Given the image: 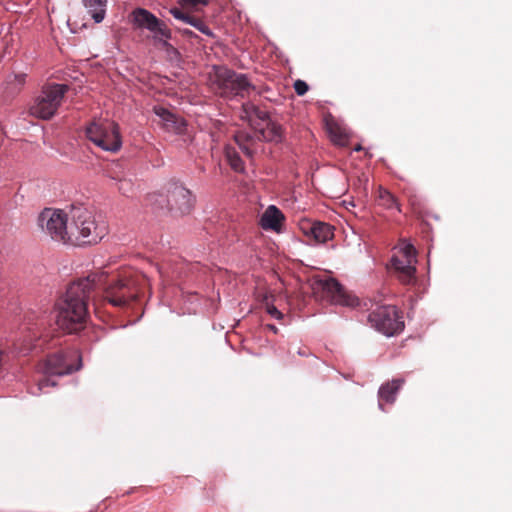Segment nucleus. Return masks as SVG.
<instances>
[{
  "instance_id": "nucleus-21",
  "label": "nucleus",
  "mask_w": 512,
  "mask_h": 512,
  "mask_svg": "<svg viewBox=\"0 0 512 512\" xmlns=\"http://www.w3.org/2000/svg\"><path fill=\"white\" fill-rule=\"evenodd\" d=\"M376 202L379 206L387 210L396 208L399 212H401L397 198L389 190L382 186H379L377 189Z\"/></svg>"
},
{
  "instance_id": "nucleus-5",
  "label": "nucleus",
  "mask_w": 512,
  "mask_h": 512,
  "mask_svg": "<svg viewBox=\"0 0 512 512\" xmlns=\"http://www.w3.org/2000/svg\"><path fill=\"white\" fill-rule=\"evenodd\" d=\"M67 91L68 86L65 84L45 85L31 104L30 115L42 120L51 119L57 113Z\"/></svg>"
},
{
  "instance_id": "nucleus-13",
  "label": "nucleus",
  "mask_w": 512,
  "mask_h": 512,
  "mask_svg": "<svg viewBox=\"0 0 512 512\" xmlns=\"http://www.w3.org/2000/svg\"><path fill=\"white\" fill-rule=\"evenodd\" d=\"M314 289L321 290L323 296L335 304L354 306L357 302V299L348 295L343 287L333 278L317 280Z\"/></svg>"
},
{
  "instance_id": "nucleus-4",
  "label": "nucleus",
  "mask_w": 512,
  "mask_h": 512,
  "mask_svg": "<svg viewBox=\"0 0 512 512\" xmlns=\"http://www.w3.org/2000/svg\"><path fill=\"white\" fill-rule=\"evenodd\" d=\"M212 88L217 95L223 98L244 97L251 89H254L245 74L237 73L226 67L215 68Z\"/></svg>"
},
{
  "instance_id": "nucleus-33",
  "label": "nucleus",
  "mask_w": 512,
  "mask_h": 512,
  "mask_svg": "<svg viewBox=\"0 0 512 512\" xmlns=\"http://www.w3.org/2000/svg\"><path fill=\"white\" fill-rule=\"evenodd\" d=\"M297 354L302 357H307L311 354V352L307 347H299L297 350Z\"/></svg>"
},
{
  "instance_id": "nucleus-15",
  "label": "nucleus",
  "mask_w": 512,
  "mask_h": 512,
  "mask_svg": "<svg viewBox=\"0 0 512 512\" xmlns=\"http://www.w3.org/2000/svg\"><path fill=\"white\" fill-rule=\"evenodd\" d=\"M304 233L313 237L317 243H325L333 237V228L324 222H307L302 226Z\"/></svg>"
},
{
  "instance_id": "nucleus-30",
  "label": "nucleus",
  "mask_w": 512,
  "mask_h": 512,
  "mask_svg": "<svg viewBox=\"0 0 512 512\" xmlns=\"http://www.w3.org/2000/svg\"><path fill=\"white\" fill-rule=\"evenodd\" d=\"M170 13L173 15L174 18L178 19V20H181L185 23L188 22L191 14L187 11V12H184L182 11L181 9L179 8H171L170 9Z\"/></svg>"
},
{
  "instance_id": "nucleus-17",
  "label": "nucleus",
  "mask_w": 512,
  "mask_h": 512,
  "mask_svg": "<svg viewBox=\"0 0 512 512\" xmlns=\"http://www.w3.org/2000/svg\"><path fill=\"white\" fill-rule=\"evenodd\" d=\"M235 142L241 151L249 158H252L259 148L258 134L252 135L245 131H239L234 136Z\"/></svg>"
},
{
  "instance_id": "nucleus-2",
  "label": "nucleus",
  "mask_w": 512,
  "mask_h": 512,
  "mask_svg": "<svg viewBox=\"0 0 512 512\" xmlns=\"http://www.w3.org/2000/svg\"><path fill=\"white\" fill-rule=\"evenodd\" d=\"M95 274L104 276L103 282L96 288V296L102 290L103 301L115 307L129 306L149 287L147 277L132 268L123 269L110 277L103 271Z\"/></svg>"
},
{
  "instance_id": "nucleus-7",
  "label": "nucleus",
  "mask_w": 512,
  "mask_h": 512,
  "mask_svg": "<svg viewBox=\"0 0 512 512\" xmlns=\"http://www.w3.org/2000/svg\"><path fill=\"white\" fill-rule=\"evenodd\" d=\"M87 138L105 151L117 152L122 146L119 126L110 119H97L86 128Z\"/></svg>"
},
{
  "instance_id": "nucleus-31",
  "label": "nucleus",
  "mask_w": 512,
  "mask_h": 512,
  "mask_svg": "<svg viewBox=\"0 0 512 512\" xmlns=\"http://www.w3.org/2000/svg\"><path fill=\"white\" fill-rule=\"evenodd\" d=\"M294 89L299 96H302L308 91L309 87L305 81L299 79L294 82Z\"/></svg>"
},
{
  "instance_id": "nucleus-12",
  "label": "nucleus",
  "mask_w": 512,
  "mask_h": 512,
  "mask_svg": "<svg viewBox=\"0 0 512 512\" xmlns=\"http://www.w3.org/2000/svg\"><path fill=\"white\" fill-rule=\"evenodd\" d=\"M166 208L175 216L189 214L195 204L192 192L180 183H171L167 189Z\"/></svg>"
},
{
  "instance_id": "nucleus-25",
  "label": "nucleus",
  "mask_w": 512,
  "mask_h": 512,
  "mask_svg": "<svg viewBox=\"0 0 512 512\" xmlns=\"http://www.w3.org/2000/svg\"><path fill=\"white\" fill-rule=\"evenodd\" d=\"M110 177L116 181L117 189L121 194L128 196L133 192L134 185L131 179L120 177L112 172L110 174Z\"/></svg>"
},
{
  "instance_id": "nucleus-9",
  "label": "nucleus",
  "mask_w": 512,
  "mask_h": 512,
  "mask_svg": "<svg viewBox=\"0 0 512 512\" xmlns=\"http://www.w3.org/2000/svg\"><path fill=\"white\" fill-rule=\"evenodd\" d=\"M132 23L140 29H146L153 34V40L163 48L170 46L171 30L166 23L144 8H136L131 13Z\"/></svg>"
},
{
  "instance_id": "nucleus-37",
  "label": "nucleus",
  "mask_w": 512,
  "mask_h": 512,
  "mask_svg": "<svg viewBox=\"0 0 512 512\" xmlns=\"http://www.w3.org/2000/svg\"><path fill=\"white\" fill-rule=\"evenodd\" d=\"M184 34L186 35H193V32L190 30H184Z\"/></svg>"
},
{
  "instance_id": "nucleus-6",
  "label": "nucleus",
  "mask_w": 512,
  "mask_h": 512,
  "mask_svg": "<svg viewBox=\"0 0 512 512\" xmlns=\"http://www.w3.org/2000/svg\"><path fill=\"white\" fill-rule=\"evenodd\" d=\"M80 367V357L73 352H57L47 356L39 367L44 377L38 381V389L42 391L49 385H55L54 382L50 381L49 376L70 374L79 370Z\"/></svg>"
},
{
  "instance_id": "nucleus-35",
  "label": "nucleus",
  "mask_w": 512,
  "mask_h": 512,
  "mask_svg": "<svg viewBox=\"0 0 512 512\" xmlns=\"http://www.w3.org/2000/svg\"><path fill=\"white\" fill-rule=\"evenodd\" d=\"M362 149V146L359 144L354 148L355 151H361Z\"/></svg>"
},
{
  "instance_id": "nucleus-8",
  "label": "nucleus",
  "mask_w": 512,
  "mask_h": 512,
  "mask_svg": "<svg viewBox=\"0 0 512 512\" xmlns=\"http://www.w3.org/2000/svg\"><path fill=\"white\" fill-rule=\"evenodd\" d=\"M38 226L52 240L69 243L70 215L61 210L45 208L38 216Z\"/></svg>"
},
{
  "instance_id": "nucleus-34",
  "label": "nucleus",
  "mask_w": 512,
  "mask_h": 512,
  "mask_svg": "<svg viewBox=\"0 0 512 512\" xmlns=\"http://www.w3.org/2000/svg\"><path fill=\"white\" fill-rule=\"evenodd\" d=\"M36 347H37V344H31V343H29V345H27V346L25 345V347H24V348H22L21 350H22L23 352H27V351H29V350H32L33 348H36Z\"/></svg>"
},
{
  "instance_id": "nucleus-27",
  "label": "nucleus",
  "mask_w": 512,
  "mask_h": 512,
  "mask_svg": "<svg viewBox=\"0 0 512 512\" xmlns=\"http://www.w3.org/2000/svg\"><path fill=\"white\" fill-rule=\"evenodd\" d=\"M178 3L190 13L200 11L202 7L209 4V0H179Z\"/></svg>"
},
{
  "instance_id": "nucleus-11",
  "label": "nucleus",
  "mask_w": 512,
  "mask_h": 512,
  "mask_svg": "<svg viewBox=\"0 0 512 512\" xmlns=\"http://www.w3.org/2000/svg\"><path fill=\"white\" fill-rule=\"evenodd\" d=\"M416 250L412 244L403 243L391 259V265L398 279L406 285L415 282Z\"/></svg>"
},
{
  "instance_id": "nucleus-1",
  "label": "nucleus",
  "mask_w": 512,
  "mask_h": 512,
  "mask_svg": "<svg viewBox=\"0 0 512 512\" xmlns=\"http://www.w3.org/2000/svg\"><path fill=\"white\" fill-rule=\"evenodd\" d=\"M102 274H89L72 282L55 303V323L66 333H77L85 327L88 303L96 305V288L103 282Z\"/></svg>"
},
{
  "instance_id": "nucleus-10",
  "label": "nucleus",
  "mask_w": 512,
  "mask_h": 512,
  "mask_svg": "<svg viewBox=\"0 0 512 512\" xmlns=\"http://www.w3.org/2000/svg\"><path fill=\"white\" fill-rule=\"evenodd\" d=\"M368 322L377 331L392 336L401 332L404 322L395 306L384 305L375 308L368 315Z\"/></svg>"
},
{
  "instance_id": "nucleus-24",
  "label": "nucleus",
  "mask_w": 512,
  "mask_h": 512,
  "mask_svg": "<svg viewBox=\"0 0 512 512\" xmlns=\"http://www.w3.org/2000/svg\"><path fill=\"white\" fill-rule=\"evenodd\" d=\"M225 157L231 166V168L236 172L244 171V162L240 158L239 154L235 150L234 147L226 146L225 148Z\"/></svg>"
},
{
  "instance_id": "nucleus-18",
  "label": "nucleus",
  "mask_w": 512,
  "mask_h": 512,
  "mask_svg": "<svg viewBox=\"0 0 512 512\" xmlns=\"http://www.w3.org/2000/svg\"><path fill=\"white\" fill-rule=\"evenodd\" d=\"M403 380L394 379L391 382L383 384L378 392L379 396V407L384 410V403L392 404L396 399V394L403 384Z\"/></svg>"
},
{
  "instance_id": "nucleus-19",
  "label": "nucleus",
  "mask_w": 512,
  "mask_h": 512,
  "mask_svg": "<svg viewBox=\"0 0 512 512\" xmlns=\"http://www.w3.org/2000/svg\"><path fill=\"white\" fill-rule=\"evenodd\" d=\"M258 138L261 141L280 143L284 139L283 127L269 120L264 128L258 130Z\"/></svg>"
},
{
  "instance_id": "nucleus-16",
  "label": "nucleus",
  "mask_w": 512,
  "mask_h": 512,
  "mask_svg": "<svg viewBox=\"0 0 512 512\" xmlns=\"http://www.w3.org/2000/svg\"><path fill=\"white\" fill-rule=\"evenodd\" d=\"M285 217L274 205L269 206L260 218V225L264 230L279 232Z\"/></svg>"
},
{
  "instance_id": "nucleus-22",
  "label": "nucleus",
  "mask_w": 512,
  "mask_h": 512,
  "mask_svg": "<svg viewBox=\"0 0 512 512\" xmlns=\"http://www.w3.org/2000/svg\"><path fill=\"white\" fill-rule=\"evenodd\" d=\"M327 129L332 141L340 146L346 145L348 141V133L345 128L336 123L335 121L327 122Z\"/></svg>"
},
{
  "instance_id": "nucleus-23",
  "label": "nucleus",
  "mask_w": 512,
  "mask_h": 512,
  "mask_svg": "<svg viewBox=\"0 0 512 512\" xmlns=\"http://www.w3.org/2000/svg\"><path fill=\"white\" fill-rule=\"evenodd\" d=\"M28 322L30 327L28 328L34 337H39L40 332L46 329L50 325V317L46 313L39 316H29Z\"/></svg>"
},
{
  "instance_id": "nucleus-28",
  "label": "nucleus",
  "mask_w": 512,
  "mask_h": 512,
  "mask_svg": "<svg viewBox=\"0 0 512 512\" xmlns=\"http://www.w3.org/2000/svg\"><path fill=\"white\" fill-rule=\"evenodd\" d=\"M187 23L190 24L191 26L195 27L201 33H203L209 37L214 36L212 30L207 26V24L202 19H200L198 17L191 15Z\"/></svg>"
},
{
  "instance_id": "nucleus-3",
  "label": "nucleus",
  "mask_w": 512,
  "mask_h": 512,
  "mask_svg": "<svg viewBox=\"0 0 512 512\" xmlns=\"http://www.w3.org/2000/svg\"><path fill=\"white\" fill-rule=\"evenodd\" d=\"M69 243L71 245L96 244L107 233L104 221H96L92 212L83 207H73L70 212Z\"/></svg>"
},
{
  "instance_id": "nucleus-20",
  "label": "nucleus",
  "mask_w": 512,
  "mask_h": 512,
  "mask_svg": "<svg viewBox=\"0 0 512 512\" xmlns=\"http://www.w3.org/2000/svg\"><path fill=\"white\" fill-rule=\"evenodd\" d=\"M83 4L96 23L103 21L106 13V0H83Z\"/></svg>"
},
{
  "instance_id": "nucleus-26",
  "label": "nucleus",
  "mask_w": 512,
  "mask_h": 512,
  "mask_svg": "<svg viewBox=\"0 0 512 512\" xmlns=\"http://www.w3.org/2000/svg\"><path fill=\"white\" fill-rule=\"evenodd\" d=\"M25 83H26V74H24V73L14 74L12 76V79H9L7 81L6 89L11 94H18L22 90Z\"/></svg>"
},
{
  "instance_id": "nucleus-32",
  "label": "nucleus",
  "mask_w": 512,
  "mask_h": 512,
  "mask_svg": "<svg viewBox=\"0 0 512 512\" xmlns=\"http://www.w3.org/2000/svg\"><path fill=\"white\" fill-rule=\"evenodd\" d=\"M267 312L272 317L277 318V319H281L283 317V314L275 306H268Z\"/></svg>"
},
{
  "instance_id": "nucleus-14",
  "label": "nucleus",
  "mask_w": 512,
  "mask_h": 512,
  "mask_svg": "<svg viewBox=\"0 0 512 512\" xmlns=\"http://www.w3.org/2000/svg\"><path fill=\"white\" fill-rule=\"evenodd\" d=\"M155 114L162 120L163 125L167 131L174 133H182L185 129V120L176 116L164 107H154Z\"/></svg>"
},
{
  "instance_id": "nucleus-36",
  "label": "nucleus",
  "mask_w": 512,
  "mask_h": 512,
  "mask_svg": "<svg viewBox=\"0 0 512 512\" xmlns=\"http://www.w3.org/2000/svg\"><path fill=\"white\" fill-rule=\"evenodd\" d=\"M184 34L186 35H193V32L190 30H184Z\"/></svg>"
},
{
  "instance_id": "nucleus-29",
  "label": "nucleus",
  "mask_w": 512,
  "mask_h": 512,
  "mask_svg": "<svg viewBox=\"0 0 512 512\" xmlns=\"http://www.w3.org/2000/svg\"><path fill=\"white\" fill-rule=\"evenodd\" d=\"M244 109L250 117L254 116L257 119L262 120V121L268 120V112L260 109L259 107L255 106L251 103L245 104Z\"/></svg>"
}]
</instances>
